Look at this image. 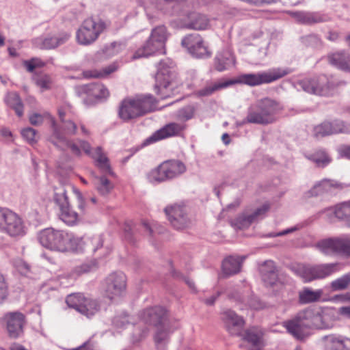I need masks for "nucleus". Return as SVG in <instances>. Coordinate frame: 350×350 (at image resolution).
<instances>
[{
	"label": "nucleus",
	"mask_w": 350,
	"mask_h": 350,
	"mask_svg": "<svg viewBox=\"0 0 350 350\" xmlns=\"http://www.w3.org/2000/svg\"><path fill=\"white\" fill-rule=\"evenodd\" d=\"M3 321L6 323V329L10 338L16 339L24 335V327L26 323L25 316L21 312H9L4 314Z\"/></svg>",
	"instance_id": "13"
},
{
	"label": "nucleus",
	"mask_w": 350,
	"mask_h": 350,
	"mask_svg": "<svg viewBox=\"0 0 350 350\" xmlns=\"http://www.w3.org/2000/svg\"><path fill=\"white\" fill-rule=\"evenodd\" d=\"M262 281L267 286H273L276 284L278 282V273L277 270L271 271V273L265 275V277L262 278Z\"/></svg>",
	"instance_id": "63"
},
{
	"label": "nucleus",
	"mask_w": 350,
	"mask_h": 350,
	"mask_svg": "<svg viewBox=\"0 0 350 350\" xmlns=\"http://www.w3.org/2000/svg\"><path fill=\"white\" fill-rule=\"evenodd\" d=\"M139 319L146 324L158 327L168 321L167 311L161 306L148 307L141 310L138 314Z\"/></svg>",
	"instance_id": "18"
},
{
	"label": "nucleus",
	"mask_w": 350,
	"mask_h": 350,
	"mask_svg": "<svg viewBox=\"0 0 350 350\" xmlns=\"http://www.w3.org/2000/svg\"><path fill=\"white\" fill-rule=\"evenodd\" d=\"M21 135L31 144L37 142L36 131L34 129L31 127L25 128L22 130Z\"/></svg>",
	"instance_id": "57"
},
{
	"label": "nucleus",
	"mask_w": 350,
	"mask_h": 350,
	"mask_svg": "<svg viewBox=\"0 0 350 350\" xmlns=\"http://www.w3.org/2000/svg\"><path fill=\"white\" fill-rule=\"evenodd\" d=\"M350 284V272L343 275L339 278L332 281L330 287L332 291H342L346 289Z\"/></svg>",
	"instance_id": "46"
},
{
	"label": "nucleus",
	"mask_w": 350,
	"mask_h": 350,
	"mask_svg": "<svg viewBox=\"0 0 350 350\" xmlns=\"http://www.w3.org/2000/svg\"><path fill=\"white\" fill-rule=\"evenodd\" d=\"M75 91L79 96L87 95L90 97L105 98L109 95V91L104 85L96 83L77 86Z\"/></svg>",
	"instance_id": "26"
},
{
	"label": "nucleus",
	"mask_w": 350,
	"mask_h": 350,
	"mask_svg": "<svg viewBox=\"0 0 350 350\" xmlns=\"http://www.w3.org/2000/svg\"><path fill=\"white\" fill-rule=\"evenodd\" d=\"M194 114V109L191 106H187L178 111V116L183 120H189L191 119Z\"/></svg>",
	"instance_id": "61"
},
{
	"label": "nucleus",
	"mask_w": 350,
	"mask_h": 350,
	"mask_svg": "<svg viewBox=\"0 0 350 350\" xmlns=\"http://www.w3.org/2000/svg\"><path fill=\"white\" fill-rule=\"evenodd\" d=\"M243 338L253 345H258L261 339V334L253 329H247L245 331Z\"/></svg>",
	"instance_id": "54"
},
{
	"label": "nucleus",
	"mask_w": 350,
	"mask_h": 350,
	"mask_svg": "<svg viewBox=\"0 0 350 350\" xmlns=\"http://www.w3.org/2000/svg\"><path fill=\"white\" fill-rule=\"evenodd\" d=\"M33 80L36 85L42 90L50 89L51 79L49 75L44 73L35 74L33 77Z\"/></svg>",
	"instance_id": "49"
},
{
	"label": "nucleus",
	"mask_w": 350,
	"mask_h": 350,
	"mask_svg": "<svg viewBox=\"0 0 350 350\" xmlns=\"http://www.w3.org/2000/svg\"><path fill=\"white\" fill-rule=\"evenodd\" d=\"M322 294L321 289L312 291L309 288H304L299 293V301L302 304L314 302L321 298Z\"/></svg>",
	"instance_id": "38"
},
{
	"label": "nucleus",
	"mask_w": 350,
	"mask_h": 350,
	"mask_svg": "<svg viewBox=\"0 0 350 350\" xmlns=\"http://www.w3.org/2000/svg\"><path fill=\"white\" fill-rule=\"evenodd\" d=\"M282 110L280 103L269 98H265L251 105L247 110L245 122L267 125L276 120V114Z\"/></svg>",
	"instance_id": "2"
},
{
	"label": "nucleus",
	"mask_w": 350,
	"mask_h": 350,
	"mask_svg": "<svg viewBox=\"0 0 350 350\" xmlns=\"http://www.w3.org/2000/svg\"><path fill=\"white\" fill-rule=\"evenodd\" d=\"M0 231L13 238H19L26 234V227L23 219L10 210Z\"/></svg>",
	"instance_id": "17"
},
{
	"label": "nucleus",
	"mask_w": 350,
	"mask_h": 350,
	"mask_svg": "<svg viewBox=\"0 0 350 350\" xmlns=\"http://www.w3.org/2000/svg\"><path fill=\"white\" fill-rule=\"evenodd\" d=\"M306 158L314 162L317 166L322 167L328 165L331 161V159L327 153L321 150L307 155Z\"/></svg>",
	"instance_id": "42"
},
{
	"label": "nucleus",
	"mask_w": 350,
	"mask_h": 350,
	"mask_svg": "<svg viewBox=\"0 0 350 350\" xmlns=\"http://www.w3.org/2000/svg\"><path fill=\"white\" fill-rule=\"evenodd\" d=\"M292 15L297 23L306 25H312L329 21L327 16L319 12L299 11L293 12Z\"/></svg>",
	"instance_id": "25"
},
{
	"label": "nucleus",
	"mask_w": 350,
	"mask_h": 350,
	"mask_svg": "<svg viewBox=\"0 0 350 350\" xmlns=\"http://www.w3.org/2000/svg\"><path fill=\"white\" fill-rule=\"evenodd\" d=\"M183 129V126L180 124L176 122L169 123L147 138L144 144H150L159 140L176 135L181 132Z\"/></svg>",
	"instance_id": "24"
},
{
	"label": "nucleus",
	"mask_w": 350,
	"mask_h": 350,
	"mask_svg": "<svg viewBox=\"0 0 350 350\" xmlns=\"http://www.w3.org/2000/svg\"><path fill=\"white\" fill-rule=\"evenodd\" d=\"M94 185L97 191L104 196L108 195L113 188L112 183L105 176H96Z\"/></svg>",
	"instance_id": "41"
},
{
	"label": "nucleus",
	"mask_w": 350,
	"mask_h": 350,
	"mask_svg": "<svg viewBox=\"0 0 350 350\" xmlns=\"http://www.w3.org/2000/svg\"><path fill=\"white\" fill-rule=\"evenodd\" d=\"M172 332L168 321L157 327L154 335V341L158 350H166V346L170 341V336Z\"/></svg>",
	"instance_id": "32"
},
{
	"label": "nucleus",
	"mask_w": 350,
	"mask_h": 350,
	"mask_svg": "<svg viewBox=\"0 0 350 350\" xmlns=\"http://www.w3.org/2000/svg\"><path fill=\"white\" fill-rule=\"evenodd\" d=\"M230 85H232V82H229V81H228L224 83H214L210 85H207L204 88L198 90L197 92V95L199 96H208L213 94L215 92L221 88H226Z\"/></svg>",
	"instance_id": "44"
},
{
	"label": "nucleus",
	"mask_w": 350,
	"mask_h": 350,
	"mask_svg": "<svg viewBox=\"0 0 350 350\" xmlns=\"http://www.w3.org/2000/svg\"><path fill=\"white\" fill-rule=\"evenodd\" d=\"M8 295V286L3 275L0 273V304Z\"/></svg>",
	"instance_id": "64"
},
{
	"label": "nucleus",
	"mask_w": 350,
	"mask_h": 350,
	"mask_svg": "<svg viewBox=\"0 0 350 350\" xmlns=\"http://www.w3.org/2000/svg\"><path fill=\"white\" fill-rule=\"evenodd\" d=\"M312 328L331 329L334 327L338 318V312L333 308L315 310L308 309Z\"/></svg>",
	"instance_id": "10"
},
{
	"label": "nucleus",
	"mask_w": 350,
	"mask_h": 350,
	"mask_svg": "<svg viewBox=\"0 0 350 350\" xmlns=\"http://www.w3.org/2000/svg\"><path fill=\"white\" fill-rule=\"evenodd\" d=\"M247 305L253 310H260L264 308L265 304L257 297L252 295L247 301Z\"/></svg>",
	"instance_id": "62"
},
{
	"label": "nucleus",
	"mask_w": 350,
	"mask_h": 350,
	"mask_svg": "<svg viewBox=\"0 0 350 350\" xmlns=\"http://www.w3.org/2000/svg\"><path fill=\"white\" fill-rule=\"evenodd\" d=\"M180 85L175 64L170 59H161L157 65L154 90L161 98L171 97Z\"/></svg>",
	"instance_id": "1"
},
{
	"label": "nucleus",
	"mask_w": 350,
	"mask_h": 350,
	"mask_svg": "<svg viewBox=\"0 0 350 350\" xmlns=\"http://www.w3.org/2000/svg\"><path fill=\"white\" fill-rule=\"evenodd\" d=\"M59 209V218L68 226L75 225L78 221V214L72 210L70 204L61 207Z\"/></svg>",
	"instance_id": "39"
},
{
	"label": "nucleus",
	"mask_w": 350,
	"mask_h": 350,
	"mask_svg": "<svg viewBox=\"0 0 350 350\" xmlns=\"http://www.w3.org/2000/svg\"><path fill=\"white\" fill-rule=\"evenodd\" d=\"M286 70H278L272 72H260L257 73L242 74L234 80H230L232 85L240 83L251 87L258 86L264 83H270L288 75Z\"/></svg>",
	"instance_id": "6"
},
{
	"label": "nucleus",
	"mask_w": 350,
	"mask_h": 350,
	"mask_svg": "<svg viewBox=\"0 0 350 350\" xmlns=\"http://www.w3.org/2000/svg\"><path fill=\"white\" fill-rule=\"evenodd\" d=\"M322 340L327 350H350V340L341 336L327 335Z\"/></svg>",
	"instance_id": "31"
},
{
	"label": "nucleus",
	"mask_w": 350,
	"mask_h": 350,
	"mask_svg": "<svg viewBox=\"0 0 350 350\" xmlns=\"http://www.w3.org/2000/svg\"><path fill=\"white\" fill-rule=\"evenodd\" d=\"M221 318L230 334L239 336L241 334L245 323L241 317L237 315L233 310H226L221 313Z\"/></svg>",
	"instance_id": "22"
},
{
	"label": "nucleus",
	"mask_w": 350,
	"mask_h": 350,
	"mask_svg": "<svg viewBox=\"0 0 350 350\" xmlns=\"http://www.w3.org/2000/svg\"><path fill=\"white\" fill-rule=\"evenodd\" d=\"M103 240L101 237H95L88 241V248L92 253L99 252L98 257H102L109 254L110 251L107 248H103Z\"/></svg>",
	"instance_id": "40"
},
{
	"label": "nucleus",
	"mask_w": 350,
	"mask_h": 350,
	"mask_svg": "<svg viewBox=\"0 0 350 350\" xmlns=\"http://www.w3.org/2000/svg\"><path fill=\"white\" fill-rule=\"evenodd\" d=\"M332 135L338 133L350 134V124L342 120L336 119L330 121Z\"/></svg>",
	"instance_id": "45"
},
{
	"label": "nucleus",
	"mask_w": 350,
	"mask_h": 350,
	"mask_svg": "<svg viewBox=\"0 0 350 350\" xmlns=\"http://www.w3.org/2000/svg\"><path fill=\"white\" fill-rule=\"evenodd\" d=\"M338 214L340 217V221H344L347 226L350 227V201L340 204V209Z\"/></svg>",
	"instance_id": "53"
},
{
	"label": "nucleus",
	"mask_w": 350,
	"mask_h": 350,
	"mask_svg": "<svg viewBox=\"0 0 350 350\" xmlns=\"http://www.w3.org/2000/svg\"><path fill=\"white\" fill-rule=\"evenodd\" d=\"M181 45L193 57L208 58L211 55V52L198 33H191L185 36L181 40Z\"/></svg>",
	"instance_id": "12"
},
{
	"label": "nucleus",
	"mask_w": 350,
	"mask_h": 350,
	"mask_svg": "<svg viewBox=\"0 0 350 350\" xmlns=\"http://www.w3.org/2000/svg\"><path fill=\"white\" fill-rule=\"evenodd\" d=\"M52 134L49 137V141L57 148L62 150L70 148L71 152L79 156L81 154L80 148L72 140L68 139L57 125L54 118H51Z\"/></svg>",
	"instance_id": "14"
},
{
	"label": "nucleus",
	"mask_w": 350,
	"mask_h": 350,
	"mask_svg": "<svg viewBox=\"0 0 350 350\" xmlns=\"http://www.w3.org/2000/svg\"><path fill=\"white\" fill-rule=\"evenodd\" d=\"M186 171L185 164L179 160H169L163 162L157 169L152 170L149 179L151 182H163L173 179Z\"/></svg>",
	"instance_id": "7"
},
{
	"label": "nucleus",
	"mask_w": 350,
	"mask_h": 350,
	"mask_svg": "<svg viewBox=\"0 0 350 350\" xmlns=\"http://www.w3.org/2000/svg\"><path fill=\"white\" fill-rule=\"evenodd\" d=\"M245 258V256H229L226 258L221 265L224 276L227 278L239 273Z\"/></svg>",
	"instance_id": "28"
},
{
	"label": "nucleus",
	"mask_w": 350,
	"mask_h": 350,
	"mask_svg": "<svg viewBox=\"0 0 350 350\" xmlns=\"http://www.w3.org/2000/svg\"><path fill=\"white\" fill-rule=\"evenodd\" d=\"M75 189V188L68 183H59L58 185L54 187L53 201L59 208L68 205V197L67 191L68 189Z\"/></svg>",
	"instance_id": "33"
},
{
	"label": "nucleus",
	"mask_w": 350,
	"mask_h": 350,
	"mask_svg": "<svg viewBox=\"0 0 350 350\" xmlns=\"http://www.w3.org/2000/svg\"><path fill=\"white\" fill-rule=\"evenodd\" d=\"M308 309L300 311L292 319L283 323L287 332L297 339H303L306 330L311 329Z\"/></svg>",
	"instance_id": "11"
},
{
	"label": "nucleus",
	"mask_w": 350,
	"mask_h": 350,
	"mask_svg": "<svg viewBox=\"0 0 350 350\" xmlns=\"http://www.w3.org/2000/svg\"><path fill=\"white\" fill-rule=\"evenodd\" d=\"M322 180L326 193L335 194L343 189L342 184L336 180L330 179H323Z\"/></svg>",
	"instance_id": "52"
},
{
	"label": "nucleus",
	"mask_w": 350,
	"mask_h": 350,
	"mask_svg": "<svg viewBox=\"0 0 350 350\" xmlns=\"http://www.w3.org/2000/svg\"><path fill=\"white\" fill-rule=\"evenodd\" d=\"M340 209V204L334 207H329L322 210L319 213V215H324L325 219L330 222H334L336 219L340 220V217L338 215V212Z\"/></svg>",
	"instance_id": "47"
},
{
	"label": "nucleus",
	"mask_w": 350,
	"mask_h": 350,
	"mask_svg": "<svg viewBox=\"0 0 350 350\" xmlns=\"http://www.w3.org/2000/svg\"><path fill=\"white\" fill-rule=\"evenodd\" d=\"M155 53L165 54V46L157 44V42L152 40L151 38L139 49H138L133 55L132 59H136L142 57H148Z\"/></svg>",
	"instance_id": "30"
},
{
	"label": "nucleus",
	"mask_w": 350,
	"mask_h": 350,
	"mask_svg": "<svg viewBox=\"0 0 350 350\" xmlns=\"http://www.w3.org/2000/svg\"><path fill=\"white\" fill-rule=\"evenodd\" d=\"M70 38V33L60 32L57 35L36 40L37 47L43 50L54 49L65 44Z\"/></svg>",
	"instance_id": "23"
},
{
	"label": "nucleus",
	"mask_w": 350,
	"mask_h": 350,
	"mask_svg": "<svg viewBox=\"0 0 350 350\" xmlns=\"http://www.w3.org/2000/svg\"><path fill=\"white\" fill-rule=\"evenodd\" d=\"M325 193H326V192L324 189L323 180H321L315 184L314 187L306 193V196L308 198L317 197Z\"/></svg>",
	"instance_id": "56"
},
{
	"label": "nucleus",
	"mask_w": 350,
	"mask_h": 350,
	"mask_svg": "<svg viewBox=\"0 0 350 350\" xmlns=\"http://www.w3.org/2000/svg\"><path fill=\"white\" fill-rule=\"evenodd\" d=\"M301 42L307 47L312 49H321L323 42L320 38L316 34H310L301 38Z\"/></svg>",
	"instance_id": "48"
},
{
	"label": "nucleus",
	"mask_w": 350,
	"mask_h": 350,
	"mask_svg": "<svg viewBox=\"0 0 350 350\" xmlns=\"http://www.w3.org/2000/svg\"><path fill=\"white\" fill-rule=\"evenodd\" d=\"M332 125L330 121H324L321 124L316 126L314 129V136L317 138L323 137L332 135Z\"/></svg>",
	"instance_id": "50"
},
{
	"label": "nucleus",
	"mask_w": 350,
	"mask_h": 350,
	"mask_svg": "<svg viewBox=\"0 0 350 350\" xmlns=\"http://www.w3.org/2000/svg\"><path fill=\"white\" fill-rule=\"evenodd\" d=\"M105 24L101 21H96L93 18L85 20L77 32V42L82 45L93 43L99 34L105 29Z\"/></svg>",
	"instance_id": "9"
},
{
	"label": "nucleus",
	"mask_w": 350,
	"mask_h": 350,
	"mask_svg": "<svg viewBox=\"0 0 350 350\" xmlns=\"http://www.w3.org/2000/svg\"><path fill=\"white\" fill-rule=\"evenodd\" d=\"M342 265L338 262L325 263L314 265H303L297 270V274L305 282L323 279L339 271Z\"/></svg>",
	"instance_id": "3"
},
{
	"label": "nucleus",
	"mask_w": 350,
	"mask_h": 350,
	"mask_svg": "<svg viewBox=\"0 0 350 350\" xmlns=\"http://www.w3.org/2000/svg\"><path fill=\"white\" fill-rule=\"evenodd\" d=\"M13 265L16 269L21 274L26 275L30 271V267L29 264L23 260L22 259H16L13 262Z\"/></svg>",
	"instance_id": "58"
},
{
	"label": "nucleus",
	"mask_w": 350,
	"mask_h": 350,
	"mask_svg": "<svg viewBox=\"0 0 350 350\" xmlns=\"http://www.w3.org/2000/svg\"><path fill=\"white\" fill-rule=\"evenodd\" d=\"M150 38H151L152 40L156 41L159 46H165V43L167 39V32L165 26L159 25L154 28L151 31Z\"/></svg>",
	"instance_id": "43"
},
{
	"label": "nucleus",
	"mask_w": 350,
	"mask_h": 350,
	"mask_svg": "<svg viewBox=\"0 0 350 350\" xmlns=\"http://www.w3.org/2000/svg\"><path fill=\"white\" fill-rule=\"evenodd\" d=\"M6 105L12 108L18 117L23 115L24 105L19 94L16 92H8L5 98Z\"/></svg>",
	"instance_id": "36"
},
{
	"label": "nucleus",
	"mask_w": 350,
	"mask_h": 350,
	"mask_svg": "<svg viewBox=\"0 0 350 350\" xmlns=\"http://www.w3.org/2000/svg\"><path fill=\"white\" fill-rule=\"evenodd\" d=\"M277 270L275 263L272 260H266L265 261L260 267V273L261 275V278L265 277V275L271 273V271H274Z\"/></svg>",
	"instance_id": "59"
},
{
	"label": "nucleus",
	"mask_w": 350,
	"mask_h": 350,
	"mask_svg": "<svg viewBox=\"0 0 350 350\" xmlns=\"http://www.w3.org/2000/svg\"><path fill=\"white\" fill-rule=\"evenodd\" d=\"M118 116L124 122H128L141 116L132 98H126L120 103Z\"/></svg>",
	"instance_id": "29"
},
{
	"label": "nucleus",
	"mask_w": 350,
	"mask_h": 350,
	"mask_svg": "<svg viewBox=\"0 0 350 350\" xmlns=\"http://www.w3.org/2000/svg\"><path fill=\"white\" fill-rule=\"evenodd\" d=\"M189 22L185 25L187 29L195 30L205 29L208 25V18L203 14L193 12L189 14Z\"/></svg>",
	"instance_id": "37"
},
{
	"label": "nucleus",
	"mask_w": 350,
	"mask_h": 350,
	"mask_svg": "<svg viewBox=\"0 0 350 350\" xmlns=\"http://www.w3.org/2000/svg\"><path fill=\"white\" fill-rule=\"evenodd\" d=\"M305 92L319 96L327 95L331 88L329 82L325 76L305 79L298 83Z\"/></svg>",
	"instance_id": "15"
},
{
	"label": "nucleus",
	"mask_w": 350,
	"mask_h": 350,
	"mask_svg": "<svg viewBox=\"0 0 350 350\" xmlns=\"http://www.w3.org/2000/svg\"><path fill=\"white\" fill-rule=\"evenodd\" d=\"M329 62L343 70L350 71V56L345 52H338L328 56Z\"/></svg>",
	"instance_id": "35"
},
{
	"label": "nucleus",
	"mask_w": 350,
	"mask_h": 350,
	"mask_svg": "<svg viewBox=\"0 0 350 350\" xmlns=\"http://www.w3.org/2000/svg\"><path fill=\"white\" fill-rule=\"evenodd\" d=\"M70 240V234L63 230H57L52 228L42 230L39 234V241L41 245L51 250L66 251Z\"/></svg>",
	"instance_id": "5"
},
{
	"label": "nucleus",
	"mask_w": 350,
	"mask_h": 350,
	"mask_svg": "<svg viewBox=\"0 0 350 350\" xmlns=\"http://www.w3.org/2000/svg\"><path fill=\"white\" fill-rule=\"evenodd\" d=\"M66 302L69 308L75 309L88 318L95 315L100 309V305L96 299L86 297L80 293L68 295Z\"/></svg>",
	"instance_id": "8"
},
{
	"label": "nucleus",
	"mask_w": 350,
	"mask_h": 350,
	"mask_svg": "<svg viewBox=\"0 0 350 350\" xmlns=\"http://www.w3.org/2000/svg\"><path fill=\"white\" fill-rule=\"evenodd\" d=\"M314 246L326 256L350 257V236L323 239L317 242Z\"/></svg>",
	"instance_id": "4"
},
{
	"label": "nucleus",
	"mask_w": 350,
	"mask_h": 350,
	"mask_svg": "<svg viewBox=\"0 0 350 350\" xmlns=\"http://www.w3.org/2000/svg\"><path fill=\"white\" fill-rule=\"evenodd\" d=\"M130 322V317L126 313L116 315L112 320L113 325L117 328H123Z\"/></svg>",
	"instance_id": "55"
},
{
	"label": "nucleus",
	"mask_w": 350,
	"mask_h": 350,
	"mask_svg": "<svg viewBox=\"0 0 350 350\" xmlns=\"http://www.w3.org/2000/svg\"><path fill=\"white\" fill-rule=\"evenodd\" d=\"M126 286V278L122 272H114L106 279L105 293L110 299L122 295Z\"/></svg>",
	"instance_id": "16"
},
{
	"label": "nucleus",
	"mask_w": 350,
	"mask_h": 350,
	"mask_svg": "<svg viewBox=\"0 0 350 350\" xmlns=\"http://www.w3.org/2000/svg\"><path fill=\"white\" fill-rule=\"evenodd\" d=\"M116 70V66L114 65H110L103 69V72L97 70H86L83 72V75L85 78H100L103 76H107Z\"/></svg>",
	"instance_id": "51"
},
{
	"label": "nucleus",
	"mask_w": 350,
	"mask_h": 350,
	"mask_svg": "<svg viewBox=\"0 0 350 350\" xmlns=\"http://www.w3.org/2000/svg\"><path fill=\"white\" fill-rule=\"evenodd\" d=\"M132 99L141 116L156 109L157 100L151 94H139Z\"/></svg>",
	"instance_id": "27"
},
{
	"label": "nucleus",
	"mask_w": 350,
	"mask_h": 350,
	"mask_svg": "<svg viewBox=\"0 0 350 350\" xmlns=\"http://www.w3.org/2000/svg\"><path fill=\"white\" fill-rule=\"evenodd\" d=\"M80 147L84 150V152L88 154L91 155L92 157L95 160L96 166L100 168L102 172L108 173L109 174H113V172L111 170L109 161L106 155L103 152L102 148L98 146L97 147L93 153H91V146L90 144L83 140H80L79 142Z\"/></svg>",
	"instance_id": "21"
},
{
	"label": "nucleus",
	"mask_w": 350,
	"mask_h": 350,
	"mask_svg": "<svg viewBox=\"0 0 350 350\" xmlns=\"http://www.w3.org/2000/svg\"><path fill=\"white\" fill-rule=\"evenodd\" d=\"M164 211L167 216L168 220L174 228L182 230L189 226L191 221L187 216L185 207L174 205L166 207Z\"/></svg>",
	"instance_id": "19"
},
{
	"label": "nucleus",
	"mask_w": 350,
	"mask_h": 350,
	"mask_svg": "<svg viewBox=\"0 0 350 350\" xmlns=\"http://www.w3.org/2000/svg\"><path fill=\"white\" fill-rule=\"evenodd\" d=\"M62 128L64 131L70 135H75L77 133V124L70 120H65L64 122H62Z\"/></svg>",
	"instance_id": "60"
},
{
	"label": "nucleus",
	"mask_w": 350,
	"mask_h": 350,
	"mask_svg": "<svg viewBox=\"0 0 350 350\" xmlns=\"http://www.w3.org/2000/svg\"><path fill=\"white\" fill-rule=\"evenodd\" d=\"M269 209V205L265 204L252 213H243L232 221V224L239 229L247 228L253 222L262 219Z\"/></svg>",
	"instance_id": "20"
},
{
	"label": "nucleus",
	"mask_w": 350,
	"mask_h": 350,
	"mask_svg": "<svg viewBox=\"0 0 350 350\" xmlns=\"http://www.w3.org/2000/svg\"><path fill=\"white\" fill-rule=\"evenodd\" d=\"M233 55L228 51H224L217 54L215 57V68L217 71L222 72L229 69L234 64Z\"/></svg>",
	"instance_id": "34"
}]
</instances>
